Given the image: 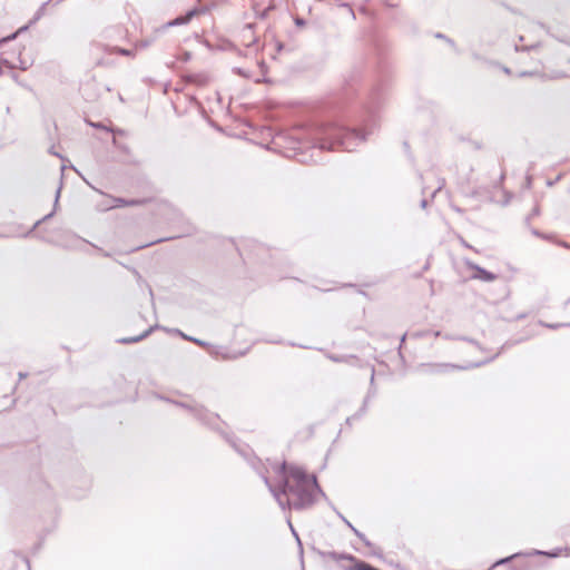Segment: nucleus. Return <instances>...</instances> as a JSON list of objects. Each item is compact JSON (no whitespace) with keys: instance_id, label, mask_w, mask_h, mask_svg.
<instances>
[{"instance_id":"40","label":"nucleus","mask_w":570,"mask_h":570,"mask_svg":"<svg viewBox=\"0 0 570 570\" xmlns=\"http://www.w3.org/2000/svg\"><path fill=\"white\" fill-rule=\"evenodd\" d=\"M569 62H570V57H569Z\"/></svg>"},{"instance_id":"5","label":"nucleus","mask_w":570,"mask_h":570,"mask_svg":"<svg viewBox=\"0 0 570 570\" xmlns=\"http://www.w3.org/2000/svg\"><path fill=\"white\" fill-rule=\"evenodd\" d=\"M328 504L336 512V514L343 520V522L353 531V533L364 542V544L368 548H373V543L365 537V534L358 531L341 512L336 510V508L328 501Z\"/></svg>"},{"instance_id":"2","label":"nucleus","mask_w":570,"mask_h":570,"mask_svg":"<svg viewBox=\"0 0 570 570\" xmlns=\"http://www.w3.org/2000/svg\"><path fill=\"white\" fill-rule=\"evenodd\" d=\"M328 501L321 488L317 476L305 468L287 462V510H305L312 508L317 498Z\"/></svg>"},{"instance_id":"15","label":"nucleus","mask_w":570,"mask_h":570,"mask_svg":"<svg viewBox=\"0 0 570 570\" xmlns=\"http://www.w3.org/2000/svg\"><path fill=\"white\" fill-rule=\"evenodd\" d=\"M533 556H544V557H547V551L538 550V549H532L531 551L523 552L522 557H533Z\"/></svg>"},{"instance_id":"6","label":"nucleus","mask_w":570,"mask_h":570,"mask_svg":"<svg viewBox=\"0 0 570 570\" xmlns=\"http://www.w3.org/2000/svg\"><path fill=\"white\" fill-rule=\"evenodd\" d=\"M320 554L323 558H331L332 560L340 561V560H346L350 561L352 564L354 563L356 557L350 553L345 552H336V551H320Z\"/></svg>"},{"instance_id":"34","label":"nucleus","mask_w":570,"mask_h":570,"mask_svg":"<svg viewBox=\"0 0 570 570\" xmlns=\"http://www.w3.org/2000/svg\"><path fill=\"white\" fill-rule=\"evenodd\" d=\"M563 551L566 552V556H570V548H564Z\"/></svg>"},{"instance_id":"9","label":"nucleus","mask_w":570,"mask_h":570,"mask_svg":"<svg viewBox=\"0 0 570 570\" xmlns=\"http://www.w3.org/2000/svg\"><path fill=\"white\" fill-rule=\"evenodd\" d=\"M326 357L334 363H348L355 364L358 358L354 355H336V354H327Z\"/></svg>"},{"instance_id":"26","label":"nucleus","mask_w":570,"mask_h":570,"mask_svg":"<svg viewBox=\"0 0 570 570\" xmlns=\"http://www.w3.org/2000/svg\"><path fill=\"white\" fill-rule=\"evenodd\" d=\"M428 204H429L428 199L423 198V199L421 200V203H420V206H421V208H423V209H424V208H426V207H428Z\"/></svg>"},{"instance_id":"31","label":"nucleus","mask_w":570,"mask_h":570,"mask_svg":"<svg viewBox=\"0 0 570 570\" xmlns=\"http://www.w3.org/2000/svg\"><path fill=\"white\" fill-rule=\"evenodd\" d=\"M547 326L550 327V328H557V327H559L561 325L560 324H548Z\"/></svg>"},{"instance_id":"35","label":"nucleus","mask_w":570,"mask_h":570,"mask_svg":"<svg viewBox=\"0 0 570 570\" xmlns=\"http://www.w3.org/2000/svg\"><path fill=\"white\" fill-rule=\"evenodd\" d=\"M439 190H441V186H440V187H438V189H435V190H434V193L432 194V197H434V195H435Z\"/></svg>"},{"instance_id":"13","label":"nucleus","mask_w":570,"mask_h":570,"mask_svg":"<svg viewBox=\"0 0 570 570\" xmlns=\"http://www.w3.org/2000/svg\"><path fill=\"white\" fill-rule=\"evenodd\" d=\"M150 332H151V328L145 331L142 334H140L138 336L121 338V340H119V342L125 343V344L137 343V342L141 341L142 338L147 337Z\"/></svg>"},{"instance_id":"38","label":"nucleus","mask_w":570,"mask_h":570,"mask_svg":"<svg viewBox=\"0 0 570 570\" xmlns=\"http://www.w3.org/2000/svg\"><path fill=\"white\" fill-rule=\"evenodd\" d=\"M566 306L570 305V297L564 303Z\"/></svg>"},{"instance_id":"39","label":"nucleus","mask_w":570,"mask_h":570,"mask_svg":"<svg viewBox=\"0 0 570 570\" xmlns=\"http://www.w3.org/2000/svg\"><path fill=\"white\" fill-rule=\"evenodd\" d=\"M532 75L531 72H522L521 76H529Z\"/></svg>"},{"instance_id":"20","label":"nucleus","mask_w":570,"mask_h":570,"mask_svg":"<svg viewBox=\"0 0 570 570\" xmlns=\"http://www.w3.org/2000/svg\"><path fill=\"white\" fill-rule=\"evenodd\" d=\"M434 37H435L436 39H440V40H443V41H445V40L448 39V36H446V35H444V33H442V32H436V33H434Z\"/></svg>"},{"instance_id":"4","label":"nucleus","mask_w":570,"mask_h":570,"mask_svg":"<svg viewBox=\"0 0 570 570\" xmlns=\"http://www.w3.org/2000/svg\"><path fill=\"white\" fill-rule=\"evenodd\" d=\"M374 375H375V371L372 367L370 389L363 400L362 406L358 409L357 412L354 413V416H356V417H362L363 415L366 414L370 400L376 395V389L374 387Z\"/></svg>"},{"instance_id":"11","label":"nucleus","mask_w":570,"mask_h":570,"mask_svg":"<svg viewBox=\"0 0 570 570\" xmlns=\"http://www.w3.org/2000/svg\"><path fill=\"white\" fill-rule=\"evenodd\" d=\"M195 13H196L195 10H190L186 16L178 17V18L169 21L167 23V27H175V26L185 24V23L190 21V19L195 16Z\"/></svg>"},{"instance_id":"12","label":"nucleus","mask_w":570,"mask_h":570,"mask_svg":"<svg viewBox=\"0 0 570 570\" xmlns=\"http://www.w3.org/2000/svg\"><path fill=\"white\" fill-rule=\"evenodd\" d=\"M287 528L291 530L293 537L295 538V541H296V546H297V552H298V557L301 559V561H303V544L299 540V537H298V533L296 532V530L294 529L293 524L291 523V520L287 519Z\"/></svg>"},{"instance_id":"33","label":"nucleus","mask_w":570,"mask_h":570,"mask_svg":"<svg viewBox=\"0 0 570 570\" xmlns=\"http://www.w3.org/2000/svg\"><path fill=\"white\" fill-rule=\"evenodd\" d=\"M193 341H194L195 343H197V344L202 345V346H203V345H205V343H204V342H202V341H199V340H193Z\"/></svg>"},{"instance_id":"3","label":"nucleus","mask_w":570,"mask_h":570,"mask_svg":"<svg viewBox=\"0 0 570 570\" xmlns=\"http://www.w3.org/2000/svg\"><path fill=\"white\" fill-rule=\"evenodd\" d=\"M466 266L469 269L473 271L474 274L472 275V278L480 279L482 282H493L498 278V275L481 267L480 265L473 263V262H466Z\"/></svg>"},{"instance_id":"21","label":"nucleus","mask_w":570,"mask_h":570,"mask_svg":"<svg viewBox=\"0 0 570 570\" xmlns=\"http://www.w3.org/2000/svg\"><path fill=\"white\" fill-rule=\"evenodd\" d=\"M358 419H360V417H356V416H354V414H353V415H351V416L346 417V420H345V424H347V425H352V421H354V420H358Z\"/></svg>"},{"instance_id":"7","label":"nucleus","mask_w":570,"mask_h":570,"mask_svg":"<svg viewBox=\"0 0 570 570\" xmlns=\"http://www.w3.org/2000/svg\"><path fill=\"white\" fill-rule=\"evenodd\" d=\"M266 484L268 485L271 492L273 493L276 501L279 503L281 508H284V502L282 500V495L285 494V479L282 476L279 485L277 488H274L268 480H265Z\"/></svg>"},{"instance_id":"30","label":"nucleus","mask_w":570,"mask_h":570,"mask_svg":"<svg viewBox=\"0 0 570 570\" xmlns=\"http://www.w3.org/2000/svg\"><path fill=\"white\" fill-rule=\"evenodd\" d=\"M19 67H20L21 69H27L28 63L21 60V61H20Z\"/></svg>"},{"instance_id":"19","label":"nucleus","mask_w":570,"mask_h":570,"mask_svg":"<svg viewBox=\"0 0 570 570\" xmlns=\"http://www.w3.org/2000/svg\"><path fill=\"white\" fill-rule=\"evenodd\" d=\"M196 415L200 419V420H205V416L203 414L204 410L202 407H197L194 410Z\"/></svg>"},{"instance_id":"27","label":"nucleus","mask_w":570,"mask_h":570,"mask_svg":"<svg viewBox=\"0 0 570 570\" xmlns=\"http://www.w3.org/2000/svg\"><path fill=\"white\" fill-rule=\"evenodd\" d=\"M341 6H342V7H346V8H348V9H350V12H351V14H352V17L355 19L354 11H353V9H352L347 3H342Z\"/></svg>"},{"instance_id":"37","label":"nucleus","mask_w":570,"mask_h":570,"mask_svg":"<svg viewBox=\"0 0 570 570\" xmlns=\"http://www.w3.org/2000/svg\"><path fill=\"white\" fill-rule=\"evenodd\" d=\"M503 70H504L505 73H510V69L507 68V67H504Z\"/></svg>"},{"instance_id":"28","label":"nucleus","mask_w":570,"mask_h":570,"mask_svg":"<svg viewBox=\"0 0 570 570\" xmlns=\"http://www.w3.org/2000/svg\"><path fill=\"white\" fill-rule=\"evenodd\" d=\"M532 234L538 237H544V235L542 233H540L538 229H532Z\"/></svg>"},{"instance_id":"23","label":"nucleus","mask_w":570,"mask_h":570,"mask_svg":"<svg viewBox=\"0 0 570 570\" xmlns=\"http://www.w3.org/2000/svg\"><path fill=\"white\" fill-rule=\"evenodd\" d=\"M278 472L281 476L285 473V461H283L278 466Z\"/></svg>"},{"instance_id":"29","label":"nucleus","mask_w":570,"mask_h":570,"mask_svg":"<svg viewBox=\"0 0 570 570\" xmlns=\"http://www.w3.org/2000/svg\"><path fill=\"white\" fill-rule=\"evenodd\" d=\"M406 340V334H403L402 337H401V342H400V346H399V351L402 348V345L403 343L405 342Z\"/></svg>"},{"instance_id":"14","label":"nucleus","mask_w":570,"mask_h":570,"mask_svg":"<svg viewBox=\"0 0 570 570\" xmlns=\"http://www.w3.org/2000/svg\"><path fill=\"white\" fill-rule=\"evenodd\" d=\"M104 50L109 52V53L118 52V53H120L122 56H132V51H130L128 49H120V48H117V47H106Z\"/></svg>"},{"instance_id":"1","label":"nucleus","mask_w":570,"mask_h":570,"mask_svg":"<svg viewBox=\"0 0 570 570\" xmlns=\"http://www.w3.org/2000/svg\"><path fill=\"white\" fill-rule=\"evenodd\" d=\"M355 82L356 78L351 76L345 79L341 92L332 94L322 102L320 114L324 119L307 117L293 124L287 120V158L294 157L298 163H306L305 149L332 150L340 147L352 151L366 141L377 125L376 114L383 102V89L381 83L373 86L363 105L362 115L353 125H345L336 117L354 95Z\"/></svg>"},{"instance_id":"17","label":"nucleus","mask_w":570,"mask_h":570,"mask_svg":"<svg viewBox=\"0 0 570 570\" xmlns=\"http://www.w3.org/2000/svg\"><path fill=\"white\" fill-rule=\"evenodd\" d=\"M294 22L297 27H304L306 24L305 19L301 17H294Z\"/></svg>"},{"instance_id":"24","label":"nucleus","mask_w":570,"mask_h":570,"mask_svg":"<svg viewBox=\"0 0 570 570\" xmlns=\"http://www.w3.org/2000/svg\"><path fill=\"white\" fill-rule=\"evenodd\" d=\"M445 42L451 46L453 49H456L455 42L453 39L449 38L445 40Z\"/></svg>"},{"instance_id":"8","label":"nucleus","mask_w":570,"mask_h":570,"mask_svg":"<svg viewBox=\"0 0 570 570\" xmlns=\"http://www.w3.org/2000/svg\"><path fill=\"white\" fill-rule=\"evenodd\" d=\"M343 570H380L371 563L361 560L358 558L355 559L354 563L348 567H343Z\"/></svg>"},{"instance_id":"25","label":"nucleus","mask_w":570,"mask_h":570,"mask_svg":"<svg viewBox=\"0 0 570 570\" xmlns=\"http://www.w3.org/2000/svg\"><path fill=\"white\" fill-rule=\"evenodd\" d=\"M445 42L451 46L453 49H456L455 42L453 39L449 38L445 40Z\"/></svg>"},{"instance_id":"10","label":"nucleus","mask_w":570,"mask_h":570,"mask_svg":"<svg viewBox=\"0 0 570 570\" xmlns=\"http://www.w3.org/2000/svg\"><path fill=\"white\" fill-rule=\"evenodd\" d=\"M425 366L431 368V373H441V372H444L448 368H462L461 366H455L453 364H448V363H443V364H421V367H425Z\"/></svg>"},{"instance_id":"36","label":"nucleus","mask_w":570,"mask_h":570,"mask_svg":"<svg viewBox=\"0 0 570 570\" xmlns=\"http://www.w3.org/2000/svg\"><path fill=\"white\" fill-rule=\"evenodd\" d=\"M45 7H46V3H43V4L41 6V8H40V12H42V11H43ZM40 14H41V13H39V16H40Z\"/></svg>"},{"instance_id":"18","label":"nucleus","mask_w":570,"mask_h":570,"mask_svg":"<svg viewBox=\"0 0 570 570\" xmlns=\"http://www.w3.org/2000/svg\"><path fill=\"white\" fill-rule=\"evenodd\" d=\"M539 213H540V212H539V207H534V208L532 209V212L528 215V217H527V219H525V220H527V223H529V222H530V219H531L532 217L538 216V215H539Z\"/></svg>"},{"instance_id":"16","label":"nucleus","mask_w":570,"mask_h":570,"mask_svg":"<svg viewBox=\"0 0 570 570\" xmlns=\"http://www.w3.org/2000/svg\"><path fill=\"white\" fill-rule=\"evenodd\" d=\"M562 551H563L562 548L552 549L550 551H547V557L548 558H558L561 556Z\"/></svg>"},{"instance_id":"22","label":"nucleus","mask_w":570,"mask_h":570,"mask_svg":"<svg viewBox=\"0 0 570 570\" xmlns=\"http://www.w3.org/2000/svg\"><path fill=\"white\" fill-rule=\"evenodd\" d=\"M502 6H503L508 11H510V12H512V13H517V12H518V10H517V9H514L513 7H511V6L507 4V3H503V2H502Z\"/></svg>"},{"instance_id":"32","label":"nucleus","mask_w":570,"mask_h":570,"mask_svg":"<svg viewBox=\"0 0 570 570\" xmlns=\"http://www.w3.org/2000/svg\"><path fill=\"white\" fill-rule=\"evenodd\" d=\"M452 208H453L455 212H458V213H462V209H461L460 207H458V206H453Z\"/></svg>"}]
</instances>
